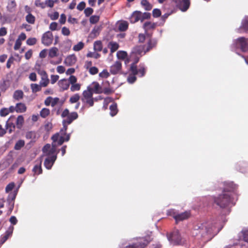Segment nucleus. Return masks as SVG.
I'll list each match as a JSON object with an SVG mask.
<instances>
[{
  "mask_svg": "<svg viewBox=\"0 0 248 248\" xmlns=\"http://www.w3.org/2000/svg\"><path fill=\"white\" fill-rule=\"evenodd\" d=\"M237 187L233 183H228L221 194L218 197H214V203L221 208H226L230 203L234 205L235 203L233 202L232 193L234 192Z\"/></svg>",
  "mask_w": 248,
  "mask_h": 248,
  "instance_id": "f257e3e1",
  "label": "nucleus"
},
{
  "mask_svg": "<svg viewBox=\"0 0 248 248\" xmlns=\"http://www.w3.org/2000/svg\"><path fill=\"white\" fill-rule=\"evenodd\" d=\"M215 229V226L211 222L207 221L198 226L197 230L202 237L210 239L214 235L213 232Z\"/></svg>",
  "mask_w": 248,
  "mask_h": 248,
  "instance_id": "f03ea898",
  "label": "nucleus"
},
{
  "mask_svg": "<svg viewBox=\"0 0 248 248\" xmlns=\"http://www.w3.org/2000/svg\"><path fill=\"white\" fill-rule=\"evenodd\" d=\"M93 95V93L92 88L88 87L87 90L84 91L82 93L81 100L83 103L88 104L89 107H92L94 104Z\"/></svg>",
  "mask_w": 248,
  "mask_h": 248,
  "instance_id": "7ed1b4c3",
  "label": "nucleus"
},
{
  "mask_svg": "<svg viewBox=\"0 0 248 248\" xmlns=\"http://www.w3.org/2000/svg\"><path fill=\"white\" fill-rule=\"evenodd\" d=\"M168 238L173 245H181L182 243V237L178 230H174L168 235Z\"/></svg>",
  "mask_w": 248,
  "mask_h": 248,
  "instance_id": "20e7f679",
  "label": "nucleus"
},
{
  "mask_svg": "<svg viewBox=\"0 0 248 248\" xmlns=\"http://www.w3.org/2000/svg\"><path fill=\"white\" fill-rule=\"evenodd\" d=\"M130 71L132 74L139 75L140 77H142L145 74L146 68L143 65L140 64L139 69H138L135 63H132L130 66Z\"/></svg>",
  "mask_w": 248,
  "mask_h": 248,
  "instance_id": "39448f33",
  "label": "nucleus"
},
{
  "mask_svg": "<svg viewBox=\"0 0 248 248\" xmlns=\"http://www.w3.org/2000/svg\"><path fill=\"white\" fill-rule=\"evenodd\" d=\"M147 240L143 238L138 239L136 242L127 246L124 248H144L148 244Z\"/></svg>",
  "mask_w": 248,
  "mask_h": 248,
  "instance_id": "423d86ee",
  "label": "nucleus"
},
{
  "mask_svg": "<svg viewBox=\"0 0 248 248\" xmlns=\"http://www.w3.org/2000/svg\"><path fill=\"white\" fill-rule=\"evenodd\" d=\"M236 46L239 48L242 51L246 52L248 50V39L244 37L238 38L236 40Z\"/></svg>",
  "mask_w": 248,
  "mask_h": 248,
  "instance_id": "0eeeda50",
  "label": "nucleus"
},
{
  "mask_svg": "<svg viewBox=\"0 0 248 248\" xmlns=\"http://www.w3.org/2000/svg\"><path fill=\"white\" fill-rule=\"evenodd\" d=\"M16 116L11 115L7 120L5 124L6 130H8L9 134H11L15 130L16 124H15Z\"/></svg>",
  "mask_w": 248,
  "mask_h": 248,
  "instance_id": "6e6552de",
  "label": "nucleus"
},
{
  "mask_svg": "<svg viewBox=\"0 0 248 248\" xmlns=\"http://www.w3.org/2000/svg\"><path fill=\"white\" fill-rule=\"evenodd\" d=\"M53 40V34L50 31H47L44 33L41 38L42 43L46 46H50L52 43Z\"/></svg>",
  "mask_w": 248,
  "mask_h": 248,
  "instance_id": "1a4fd4ad",
  "label": "nucleus"
},
{
  "mask_svg": "<svg viewBox=\"0 0 248 248\" xmlns=\"http://www.w3.org/2000/svg\"><path fill=\"white\" fill-rule=\"evenodd\" d=\"M41 76V80L40 81V84L42 87H46L49 82V80L48 78V75L46 72L44 71H41L38 72Z\"/></svg>",
  "mask_w": 248,
  "mask_h": 248,
  "instance_id": "9d476101",
  "label": "nucleus"
},
{
  "mask_svg": "<svg viewBox=\"0 0 248 248\" xmlns=\"http://www.w3.org/2000/svg\"><path fill=\"white\" fill-rule=\"evenodd\" d=\"M122 69V63L120 61H116L110 66V72L113 75H116L120 72Z\"/></svg>",
  "mask_w": 248,
  "mask_h": 248,
  "instance_id": "9b49d317",
  "label": "nucleus"
},
{
  "mask_svg": "<svg viewBox=\"0 0 248 248\" xmlns=\"http://www.w3.org/2000/svg\"><path fill=\"white\" fill-rule=\"evenodd\" d=\"M56 158L57 155H52L46 158L44 161V165L45 167L48 170L50 169L54 163Z\"/></svg>",
  "mask_w": 248,
  "mask_h": 248,
  "instance_id": "f8f14e48",
  "label": "nucleus"
},
{
  "mask_svg": "<svg viewBox=\"0 0 248 248\" xmlns=\"http://www.w3.org/2000/svg\"><path fill=\"white\" fill-rule=\"evenodd\" d=\"M190 216V212L189 211H186L180 214L177 213V216L174 217V219L176 222H178L187 219Z\"/></svg>",
  "mask_w": 248,
  "mask_h": 248,
  "instance_id": "ddd939ff",
  "label": "nucleus"
},
{
  "mask_svg": "<svg viewBox=\"0 0 248 248\" xmlns=\"http://www.w3.org/2000/svg\"><path fill=\"white\" fill-rule=\"evenodd\" d=\"M58 85L60 88L61 91L67 90L69 88V82L66 78H63L60 80L58 82Z\"/></svg>",
  "mask_w": 248,
  "mask_h": 248,
  "instance_id": "4468645a",
  "label": "nucleus"
},
{
  "mask_svg": "<svg viewBox=\"0 0 248 248\" xmlns=\"http://www.w3.org/2000/svg\"><path fill=\"white\" fill-rule=\"evenodd\" d=\"M77 61V57L75 54L68 56L64 60V63L67 66H72L75 64Z\"/></svg>",
  "mask_w": 248,
  "mask_h": 248,
  "instance_id": "2eb2a0df",
  "label": "nucleus"
},
{
  "mask_svg": "<svg viewBox=\"0 0 248 248\" xmlns=\"http://www.w3.org/2000/svg\"><path fill=\"white\" fill-rule=\"evenodd\" d=\"M141 12L139 11H136L133 13L130 17V21L132 23H135L139 20L141 21Z\"/></svg>",
  "mask_w": 248,
  "mask_h": 248,
  "instance_id": "dca6fc26",
  "label": "nucleus"
},
{
  "mask_svg": "<svg viewBox=\"0 0 248 248\" xmlns=\"http://www.w3.org/2000/svg\"><path fill=\"white\" fill-rule=\"evenodd\" d=\"M78 114L76 112H71L69 116L64 120H63V123H66L67 124H70L73 121L78 118Z\"/></svg>",
  "mask_w": 248,
  "mask_h": 248,
  "instance_id": "f3484780",
  "label": "nucleus"
},
{
  "mask_svg": "<svg viewBox=\"0 0 248 248\" xmlns=\"http://www.w3.org/2000/svg\"><path fill=\"white\" fill-rule=\"evenodd\" d=\"M242 31L248 32V16H246L242 21L241 26L239 29V32H242Z\"/></svg>",
  "mask_w": 248,
  "mask_h": 248,
  "instance_id": "a211bd4d",
  "label": "nucleus"
},
{
  "mask_svg": "<svg viewBox=\"0 0 248 248\" xmlns=\"http://www.w3.org/2000/svg\"><path fill=\"white\" fill-rule=\"evenodd\" d=\"M108 47L110 49V53H113L118 49L119 45L116 42L110 41L108 43Z\"/></svg>",
  "mask_w": 248,
  "mask_h": 248,
  "instance_id": "6ab92c4d",
  "label": "nucleus"
},
{
  "mask_svg": "<svg viewBox=\"0 0 248 248\" xmlns=\"http://www.w3.org/2000/svg\"><path fill=\"white\" fill-rule=\"evenodd\" d=\"M16 124L17 128L20 129L22 127L24 123V118L22 115H19L17 118L16 117Z\"/></svg>",
  "mask_w": 248,
  "mask_h": 248,
  "instance_id": "aec40b11",
  "label": "nucleus"
},
{
  "mask_svg": "<svg viewBox=\"0 0 248 248\" xmlns=\"http://www.w3.org/2000/svg\"><path fill=\"white\" fill-rule=\"evenodd\" d=\"M13 227H12V229L11 230H7L6 231L5 234L4 235H2L1 236L0 239V243L1 244H3L5 243V242L8 239V238L12 235V233L13 232Z\"/></svg>",
  "mask_w": 248,
  "mask_h": 248,
  "instance_id": "412c9836",
  "label": "nucleus"
},
{
  "mask_svg": "<svg viewBox=\"0 0 248 248\" xmlns=\"http://www.w3.org/2000/svg\"><path fill=\"white\" fill-rule=\"evenodd\" d=\"M16 107V112L17 113H23L27 110V107L25 104L22 103H17Z\"/></svg>",
  "mask_w": 248,
  "mask_h": 248,
  "instance_id": "4be33fe9",
  "label": "nucleus"
},
{
  "mask_svg": "<svg viewBox=\"0 0 248 248\" xmlns=\"http://www.w3.org/2000/svg\"><path fill=\"white\" fill-rule=\"evenodd\" d=\"M15 198H16V195L12 194L11 196H9L7 199V201L9 202V211L10 212H12V211L13 210V209L14 208V200H15Z\"/></svg>",
  "mask_w": 248,
  "mask_h": 248,
  "instance_id": "5701e85b",
  "label": "nucleus"
},
{
  "mask_svg": "<svg viewBox=\"0 0 248 248\" xmlns=\"http://www.w3.org/2000/svg\"><path fill=\"white\" fill-rule=\"evenodd\" d=\"M16 7V3L15 0H9L7 6V10L10 12L14 11Z\"/></svg>",
  "mask_w": 248,
  "mask_h": 248,
  "instance_id": "b1692460",
  "label": "nucleus"
},
{
  "mask_svg": "<svg viewBox=\"0 0 248 248\" xmlns=\"http://www.w3.org/2000/svg\"><path fill=\"white\" fill-rule=\"evenodd\" d=\"M93 88H92L93 92L96 93H102V88L97 82H93Z\"/></svg>",
  "mask_w": 248,
  "mask_h": 248,
  "instance_id": "393cba45",
  "label": "nucleus"
},
{
  "mask_svg": "<svg viewBox=\"0 0 248 248\" xmlns=\"http://www.w3.org/2000/svg\"><path fill=\"white\" fill-rule=\"evenodd\" d=\"M118 30L121 31H126L128 28V23L126 21H123L118 24Z\"/></svg>",
  "mask_w": 248,
  "mask_h": 248,
  "instance_id": "a878e982",
  "label": "nucleus"
},
{
  "mask_svg": "<svg viewBox=\"0 0 248 248\" xmlns=\"http://www.w3.org/2000/svg\"><path fill=\"white\" fill-rule=\"evenodd\" d=\"M24 93L22 90H16L13 94V98L16 100H19L23 98Z\"/></svg>",
  "mask_w": 248,
  "mask_h": 248,
  "instance_id": "bb28decb",
  "label": "nucleus"
},
{
  "mask_svg": "<svg viewBox=\"0 0 248 248\" xmlns=\"http://www.w3.org/2000/svg\"><path fill=\"white\" fill-rule=\"evenodd\" d=\"M110 109V115L111 116H114L118 113V108L117 104L115 103H113L111 104L109 107Z\"/></svg>",
  "mask_w": 248,
  "mask_h": 248,
  "instance_id": "cd10ccee",
  "label": "nucleus"
},
{
  "mask_svg": "<svg viewBox=\"0 0 248 248\" xmlns=\"http://www.w3.org/2000/svg\"><path fill=\"white\" fill-rule=\"evenodd\" d=\"M103 48L102 43L101 41H96L93 43V49L95 51L100 52Z\"/></svg>",
  "mask_w": 248,
  "mask_h": 248,
  "instance_id": "c85d7f7f",
  "label": "nucleus"
},
{
  "mask_svg": "<svg viewBox=\"0 0 248 248\" xmlns=\"http://www.w3.org/2000/svg\"><path fill=\"white\" fill-rule=\"evenodd\" d=\"M156 23H152L151 22L148 21L146 22L143 24V28L145 31H148L151 29H155L156 27Z\"/></svg>",
  "mask_w": 248,
  "mask_h": 248,
  "instance_id": "c756f323",
  "label": "nucleus"
},
{
  "mask_svg": "<svg viewBox=\"0 0 248 248\" xmlns=\"http://www.w3.org/2000/svg\"><path fill=\"white\" fill-rule=\"evenodd\" d=\"M157 44V41L155 40L150 39L148 42L147 47L145 52L150 51L153 48L155 47Z\"/></svg>",
  "mask_w": 248,
  "mask_h": 248,
  "instance_id": "7c9ffc66",
  "label": "nucleus"
},
{
  "mask_svg": "<svg viewBox=\"0 0 248 248\" xmlns=\"http://www.w3.org/2000/svg\"><path fill=\"white\" fill-rule=\"evenodd\" d=\"M141 5L145 10L150 11L152 9V5L147 0H141Z\"/></svg>",
  "mask_w": 248,
  "mask_h": 248,
  "instance_id": "2f4dec72",
  "label": "nucleus"
},
{
  "mask_svg": "<svg viewBox=\"0 0 248 248\" xmlns=\"http://www.w3.org/2000/svg\"><path fill=\"white\" fill-rule=\"evenodd\" d=\"M32 171L34 173V174H40L42 173V169L41 167V163L40 162L39 163L36 164L33 169Z\"/></svg>",
  "mask_w": 248,
  "mask_h": 248,
  "instance_id": "473e14b6",
  "label": "nucleus"
},
{
  "mask_svg": "<svg viewBox=\"0 0 248 248\" xmlns=\"http://www.w3.org/2000/svg\"><path fill=\"white\" fill-rule=\"evenodd\" d=\"M25 137L27 139L35 140L36 139V133L35 131H28L26 133Z\"/></svg>",
  "mask_w": 248,
  "mask_h": 248,
  "instance_id": "72a5a7b5",
  "label": "nucleus"
},
{
  "mask_svg": "<svg viewBox=\"0 0 248 248\" xmlns=\"http://www.w3.org/2000/svg\"><path fill=\"white\" fill-rule=\"evenodd\" d=\"M58 49L56 47H53L49 49V57L50 58H54L58 55Z\"/></svg>",
  "mask_w": 248,
  "mask_h": 248,
  "instance_id": "f704fd0d",
  "label": "nucleus"
},
{
  "mask_svg": "<svg viewBox=\"0 0 248 248\" xmlns=\"http://www.w3.org/2000/svg\"><path fill=\"white\" fill-rule=\"evenodd\" d=\"M25 145V141L24 140H18L15 144L14 149L16 150H19Z\"/></svg>",
  "mask_w": 248,
  "mask_h": 248,
  "instance_id": "c9c22d12",
  "label": "nucleus"
},
{
  "mask_svg": "<svg viewBox=\"0 0 248 248\" xmlns=\"http://www.w3.org/2000/svg\"><path fill=\"white\" fill-rule=\"evenodd\" d=\"M42 86H41V85H38L37 84H33L32 83L31 85V88L32 91V92L33 93H37L38 92H39L41 90V87Z\"/></svg>",
  "mask_w": 248,
  "mask_h": 248,
  "instance_id": "e433bc0d",
  "label": "nucleus"
},
{
  "mask_svg": "<svg viewBox=\"0 0 248 248\" xmlns=\"http://www.w3.org/2000/svg\"><path fill=\"white\" fill-rule=\"evenodd\" d=\"M26 20L30 24H33L35 21V17L31 14L29 13L26 16Z\"/></svg>",
  "mask_w": 248,
  "mask_h": 248,
  "instance_id": "4c0bfd02",
  "label": "nucleus"
},
{
  "mask_svg": "<svg viewBox=\"0 0 248 248\" xmlns=\"http://www.w3.org/2000/svg\"><path fill=\"white\" fill-rule=\"evenodd\" d=\"M50 114V110L47 108H43L40 112V115L43 118H46Z\"/></svg>",
  "mask_w": 248,
  "mask_h": 248,
  "instance_id": "58836bf2",
  "label": "nucleus"
},
{
  "mask_svg": "<svg viewBox=\"0 0 248 248\" xmlns=\"http://www.w3.org/2000/svg\"><path fill=\"white\" fill-rule=\"evenodd\" d=\"M56 151V145H54L53 143H52V147H51L50 150H49L48 152L46 154V155L48 156H51L52 155H55Z\"/></svg>",
  "mask_w": 248,
  "mask_h": 248,
  "instance_id": "ea45409f",
  "label": "nucleus"
},
{
  "mask_svg": "<svg viewBox=\"0 0 248 248\" xmlns=\"http://www.w3.org/2000/svg\"><path fill=\"white\" fill-rule=\"evenodd\" d=\"M117 56L119 59L124 60L127 58V54L124 51H119L117 53Z\"/></svg>",
  "mask_w": 248,
  "mask_h": 248,
  "instance_id": "a19ab883",
  "label": "nucleus"
},
{
  "mask_svg": "<svg viewBox=\"0 0 248 248\" xmlns=\"http://www.w3.org/2000/svg\"><path fill=\"white\" fill-rule=\"evenodd\" d=\"M80 99V96L78 93H76L71 96V97L69 99V102L73 104L75 103H77L78 101V100Z\"/></svg>",
  "mask_w": 248,
  "mask_h": 248,
  "instance_id": "79ce46f5",
  "label": "nucleus"
},
{
  "mask_svg": "<svg viewBox=\"0 0 248 248\" xmlns=\"http://www.w3.org/2000/svg\"><path fill=\"white\" fill-rule=\"evenodd\" d=\"M84 43L82 42H79L73 46V49L75 51H78L81 50L84 47Z\"/></svg>",
  "mask_w": 248,
  "mask_h": 248,
  "instance_id": "37998d69",
  "label": "nucleus"
},
{
  "mask_svg": "<svg viewBox=\"0 0 248 248\" xmlns=\"http://www.w3.org/2000/svg\"><path fill=\"white\" fill-rule=\"evenodd\" d=\"M81 88V84L79 83H75L71 84L70 87V90L71 92H74L76 91H78L80 90Z\"/></svg>",
  "mask_w": 248,
  "mask_h": 248,
  "instance_id": "c03bdc74",
  "label": "nucleus"
},
{
  "mask_svg": "<svg viewBox=\"0 0 248 248\" xmlns=\"http://www.w3.org/2000/svg\"><path fill=\"white\" fill-rule=\"evenodd\" d=\"M99 76L101 78H107L110 76V74L107 69H104L99 74Z\"/></svg>",
  "mask_w": 248,
  "mask_h": 248,
  "instance_id": "a18cd8bd",
  "label": "nucleus"
},
{
  "mask_svg": "<svg viewBox=\"0 0 248 248\" xmlns=\"http://www.w3.org/2000/svg\"><path fill=\"white\" fill-rule=\"evenodd\" d=\"M100 56L101 55L100 54L96 52H89L87 54V57L93 58L96 59H98Z\"/></svg>",
  "mask_w": 248,
  "mask_h": 248,
  "instance_id": "49530a36",
  "label": "nucleus"
},
{
  "mask_svg": "<svg viewBox=\"0 0 248 248\" xmlns=\"http://www.w3.org/2000/svg\"><path fill=\"white\" fill-rule=\"evenodd\" d=\"M7 81L3 80L0 83V89L2 92H4L8 88V86L6 85Z\"/></svg>",
  "mask_w": 248,
  "mask_h": 248,
  "instance_id": "de8ad7c7",
  "label": "nucleus"
},
{
  "mask_svg": "<svg viewBox=\"0 0 248 248\" xmlns=\"http://www.w3.org/2000/svg\"><path fill=\"white\" fill-rule=\"evenodd\" d=\"M89 73L92 75H94L98 73V69L95 66H92L88 69Z\"/></svg>",
  "mask_w": 248,
  "mask_h": 248,
  "instance_id": "09e8293b",
  "label": "nucleus"
},
{
  "mask_svg": "<svg viewBox=\"0 0 248 248\" xmlns=\"http://www.w3.org/2000/svg\"><path fill=\"white\" fill-rule=\"evenodd\" d=\"M9 114L7 108H2L0 110V116L1 117H5Z\"/></svg>",
  "mask_w": 248,
  "mask_h": 248,
  "instance_id": "8fccbe9b",
  "label": "nucleus"
},
{
  "mask_svg": "<svg viewBox=\"0 0 248 248\" xmlns=\"http://www.w3.org/2000/svg\"><path fill=\"white\" fill-rule=\"evenodd\" d=\"M37 42V39L33 37V38H29L27 40L26 43L29 46H32L35 44H36Z\"/></svg>",
  "mask_w": 248,
  "mask_h": 248,
  "instance_id": "3c124183",
  "label": "nucleus"
},
{
  "mask_svg": "<svg viewBox=\"0 0 248 248\" xmlns=\"http://www.w3.org/2000/svg\"><path fill=\"white\" fill-rule=\"evenodd\" d=\"M136 75H134L131 73V74H130L127 78V81L129 83H133L137 79V78L136 77Z\"/></svg>",
  "mask_w": 248,
  "mask_h": 248,
  "instance_id": "603ef678",
  "label": "nucleus"
},
{
  "mask_svg": "<svg viewBox=\"0 0 248 248\" xmlns=\"http://www.w3.org/2000/svg\"><path fill=\"white\" fill-rule=\"evenodd\" d=\"M99 20V17L98 16H92L90 18V22L92 24L96 23Z\"/></svg>",
  "mask_w": 248,
  "mask_h": 248,
  "instance_id": "864d4df0",
  "label": "nucleus"
},
{
  "mask_svg": "<svg viewBox=\"0 0 248 248\" xmlns=\"http://www.w3.org/2000/svg\"><path fill=\"white\" fill-rule=\"evenodd\" d=\"M161 15V12L159 9H154L153 10V16L154 17H158Z\"/></svg>",
  "mask_w": 248,
  "mask_h": 248,
  "instance_id": "5fc2aeb1",
  "label": "nucleus"
},
{
  "mask_svg": "<svg viewBox=\"0 0 248 248\" xmlns=\"http://www.w3.org/2000/svg\"><path fill=\"white\" fill-rule=\"evenodd\" d=\"M151 17V14L149 13L145 12L144 13H141V21L142 22L145 19H150Z\"/></svg>",
  "mask_w": 248,
  "mask_h": 248,
  "instance_id": "6e6d98bb",
  "label": "nucleus"
},
{
  "mask_svg": "<svg viewBox=\"0 0 248 248\" xmlns=\"http://www.w3.org/2000/svg\"><path fill=\"white\" fill-rule=\"evenodd\" d=\"M93 12V10L92 8H87L84 10V14L86 16L88 17Z\"/></svg>",
  "mask_w": 248,
  "mask_h": 248,
  "instance_id": "4d7b16f0",
  "label": "nucleus"
},
{
  "mask_svg": "<svg viewBox=\"0 0 248 248\" xmlns=\"http://www.w3.org/2000/svg\"><path fill=\"white\" fill-rule=\"evenodd\" d=\"M67 80L69 82V84H75L77 82V78L75 76L73 75H71Z\"/></svg>",
  "mask_w": 248,
  "mask_h": 248,
  "instance_id": "13d9d810",
  "label": "nucleus"
},
{
  "mask_svg": "<svg viewBox=\"0 0 248 248\" xmlns=\"http://www.w3.org/2000/svg\"><path fill=\"white\" fill-rule=\"evenodd\" d=\"M86 7V3L84 1L80 2L77 6V8L79 11H82Z\"/></svg>",
  "mask_w": 248,
  "mask_h": 248,
  "instance_id": "bf43d9fd",
  "label": "nucleus"
},
{
  "mask_svg": "<svg viewBox=\"0 0 248 248\" xmlns=\"http://www.w3.org/2000/svg\"><path fill=\"white\" fill-rule=\"evenodd\" d=\"M62 33L64 35L68 36L70 34V31L68 28L63 27L62 29Z\"/></svg>",
  "mask_w": 248,
  "mask_h": 248,
  "instance_id": "052dcab7",
  "label": "nucleus"
},
{
  "mask_svg": "<svg viewBox=\"0 0 248 248\" xmlns=\"http://www.w3.org/2000/svg\"><path fill=\"white\" fill-rule=\"evenodd\" d=\"M55 1L54 0H46L45 1V6L52 8L54 6Z\"/></svg>",
  "mask_w": 248,
  "mask_h": 248,
  "instance_id": "680f3d73",
  "label": "nucleus"
},
{
  "mask_svg": "<svg viewBox=\"0 0 248 248\" xmlns=\"http://www.w3.org/2000/svg\"><path fill=\"white\" fill-rule=\"evenodd\" d=\"M22 43L21 41L19 40V39H17L16 41L14 48L15 50H18L19 49L21 46Z\"/></svg>",
  "mask_w": 248,
  "mask_h": 248,
  "instance_id": "e2e57ef3",
  "label": "nucleus"
},
{
  "mask_svg": "<svg viewBox=\"0 0 248 248\" xmlns=\"http://www.w3.org/2000/svg\"><path fill=\"white\" fill-rule=\"evenodd\" d=\"M58 23L55 22H52L49 26V29L51 31H55L57 30Z\"/></svg>",
  "mask_w": 248,
  "mask_h": 248,
  "instance_id": "0e129e2a",
  "label": "nucleus"
},
{
  "mask_svg": "<svg viewBox=\"0 0 248 248\" xmlns=\"http://www.w3.org/2000/svg\"><path fill=\"white\" fill-rule=\"evenodd\" d=\"M93 63L91 61H87L85 62L84 68L86 70H88L89 68L92 67Z\"/></svg>",
  "mask_w": 248,
  "mask_h": 248,
  "instance_id": "69168bd1",
  "label": "nucleus"
},
{
  "mask_svg": "<svg viewBox=\"0 0 248 248\" xmlns=\"http://www.w3.org/2000/svg\"><path fill=\"white\" fill-rule=\"evenodd\" d=\"M66 19V16L65 14H62L60 16V18L59 19V22L61 24H63L65 23Z\"/></svg>",
  "mask_w": 248,
  "mask_h": 248,
  "instance_id": "338daca9",
  "label": "nucleus"
},
{
  "mask_svg": "<svg viewBox=\"0 0 248 248\" xmlns=\"http://www.w3.org/2000/svg\"><path fill=\"white\" fill-rule=\"evenodd\" d=\"M51 146L49 144H46L43 148V152L44 154H46L49 150H50L51 148Z\"/></svg>",
  "mask_w": 248,
  "mask_h": 248,
  "instance_id": "774afa93",
  "label": "nucleus"
}]
</instances>
